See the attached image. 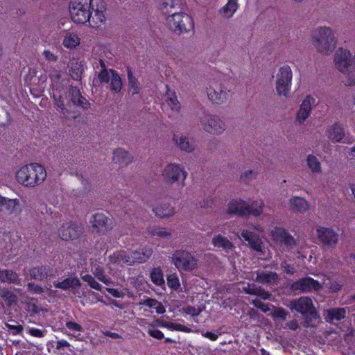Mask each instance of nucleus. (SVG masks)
<instances>
[{"mask_svg": "<svg viewBox=\"0 0 355 355\" xmlns=\"http://www.w3.org/2000/svg\"><path fill=\"white\" fill-rule=\"evenodd\" d=\"M150 277L152 282L157 286H161L164 284L162 271L159 268H154L152 270Z\"/></svg>", "mask_w": 355, "mask_h": 355, "instance_id": "obj_51", "label": "nucleus"}, {"mask_svg": "<svg viewBox=\"0 0 355 355\" xmlns=\"http://www.w3.org/2000/svg\"><path fill=\"white\" fill-rule=\"evenodd\" d=\"M28 332L31 336L36 338H42L46 334V331L36 328H29Z\"/></svg>", "mask_w": 355, "mask_h": 355, "instance_id": "obj_61", "label": "nucleus"}, {"mask_svg": "<svg viewBox=\"0 0 355 355\" xmlns=\"http://www.w3.org/2000/svg\"><path fill=\"white\" fill-rule=\"evenodd\" d=\"M289 307L304 315L310 317L311 319H317L318 318L312 300L308 297H301L297 300H292Z\"/></svg>", "mask_w": 355, "mask_h": 355, "instance_id": "obj_10", "label": "nucleus"}, {"mask_svg": "<svg viewBox=\"0 0 355 355\" xmlns=\"http://www.w3.org/2000/svg\"><path fill=\"white\" fill-rule=\"evenodd\" d=\"M98 80L101 83H110V89L114 94L119 93L122 89V80L119 75L113 69L101 67L98 73Z\"/></svg>", "mask_w": 355, "mask_h": 355, "instance_id": "obj_8", "label": "nucleus"}, {"mask_svg": "<svg viewBox=\"0 0 355 355\" xmlns=\"http://www.w3.org/2000/svg\"><path fill=\"white\" fill-rule=\"evenodd\" d=\"M68 67L69 68V71L73 79L76 80L80 79L83 67L80 62L77 60H71L69 62Z\"/></svg>", "mask_w": 355, "mask_h": 355, "instance_id": "obj_43", "label": "nucleus"}, {"mask_svg": "<svg viewBox=\"0 0 355 355\" xmlns=\"http://www.w3.org/2000/svg\"><path fill=\"white\" fill-rule=\"evenodd\" d=\"M18 279V275L12 270H0V280L3 283H15Z\"/></svg>", "mask_w": 355, "mask_h": 355, "instance_id": "obj_48", "label": "nucleus"}, {"mask_svg": "<svg viewBox=\"0 0 355 355\" xmlns=\"http://www.w3.org/2000/svg\"><path fill=\"white\" fill-rule=\"evenodd\" d=\"M53 97L55 101V105L58 110H59L61 113L64 114V107L63 101L61 99L60 92L58 89L53 90Z\"/></svg>", "mask_w": 355, "mask_h": 355, "instance_id": "obj_53", "label": "nucleus"}, {"mask_svg": "<svg viewBox=\"0 0 355 355\" xmlns=\"http://www.w3.org/2000/svg\"><path fill=\"white\" fill-rule=\"evenodd\" d=\"M335 67L340 72L345 71L347 69L355 66L352 54L349 50L340 48L338 49L334 56Z\"/></svg>", "mask_w": 355, "mask_h": 355, "instance_id": "obj_12", "label": "nucleus"}, {"mask_svg": "<svg viewBox=\"0 0 355 355\" xmlns=\"http://www.w3.org/2000/svg\"><path fill=\"white\" fill-rule=\"evenodd\" d=\"M80 37L76 33L67 32L62 40V45L69 50L76 49L80 44Z\"/></svg>", "mask_w": 355, "mask_h": 355, "instance_id": "obj_31", "label": "nucleus"}, {"mask_svg": "<svg viewBox=\"0 0 355 355\" xmlns=\"http://www.w3.org/2000/svg\"><path fill=\"white\" fill-rule=\"evenodd\" d=\"M315 103V98L311 95H307L302 100L300 108L297 112L296 121L299 124H303L309 117L312 107Z\"/></svg>", "mask_w": 355, "mask_h": 355, "instance_id": "obj_16", "label": "nucleus"}, {"mask_svg": "<svg viewBox=\"0 0 355 355\" xmlns=\"http://www.w3.org/2000/svg\"><path fill=\"white\" fill-rule=\"evenodd\" d=\"M152 327H160L166 328L171 331H178L185 333H190L191 331V329L184 326L181 324L173 323L169 322H164L161 320H156L152 324H150Z\"/></svg>", "mask_w": 355, "mask_h": 355, "instance_id": "obj_33", "label": "nucleus"}, {"mask_svg": "<svg viewBox=\"0 0 355 355\" xmlns=\"http://www.w3.org/2000/svg\"><path fill=\"white\" fill-rule=\"evenodd\" d=\"M92 57L96 62L94 63V67H105L107 63L112 59V54L109 49L102 44L97 43L92 47Z\"/></svg>", "mask_w": 355, "mask_h": 355, "instance_id": "obj_14", "label": "nucleus"}, {"mask_svg": "<svg viewBox=\"0 0 355 355\" xmlns=\"http://www.w3.org/2000/svg\"><path fill=\"white\" fill-rule=\"evenodd\" d=\"M112 160L116 164L126 166L132 163L133 157L129 152L122 148H116L113 151Z\"/></svg>", "mask_w": 355, "mask_h": 355, "instance_id": "obj_32", "label": "nucleus"}, {"mask_svg": "<svg viewBox=\"0 0 355 355\" xmlns=\"http://www.w3.org/2000/svg\"><path fill=\"white\" fill-rule=\"evenodd\" d=\"M263 207V200L254 201L251 205L248 204V215L252 214L254 216H259L262 214Z\"/></svg>", "mask_w": 355, "mask_h": 355, "instance_id": "obj_50", "label": "nucleus"}, {"mask_svg": "<svg viewBox=\"0 0 355 355\" xmlns=\"http://www.w3.org/2000/svg\"><path fill=\"white\" fill-rule=\"evenodd\" d=\"M256 281L261 283H275L278 279V275L272 272H259L256 277Z\"/></svg>", "mask_w": 355, "mask_h": 355, "instance_id": "obj_44", "label": "nucleus"}, {"mask_svg": "<svg viewBox=\"0 0 355 355\" xmlns=\"http://www.w3.org/2000/svg\"><path fill=\"white\" fill-rule=\"evenodd\" d=\"M254 295H257L263 300H267L270 297V294L268 292L257 287L256 288L255 293Z\"/></svg>", "mask_w": 355, "mask_h": 355, "instance_id": "obj_62", "label": "nucleus"}, {"mask_svg": "<svg viewBox=\"0 0 355 355\" xmlns=\"http://www.w3.org/2000/svg\"><path fill=\"white\" fill-rule=\"evenodd\" d=\"M322 285H324L331 292H336L339 291L342 287V284L337 280L331 281L330 278L325 275H320Z\"/></svg>", "mask_w": 355, "mask_h": 355, "instance_id": "obj_45", "label": "nucleus"}, {"mask_svg": "<svg viewBox=\"0 0 355 355\" xmlns=\"http://www.w3.org/2000/svg\"><path fill=\"white\" fill-rule=\"evenodd\" d=\"M291 288L293 291L302 292L319 291L322 288V283L321 280H315L310 277H306L293 283Z\"/></svg>", "mask_w": 355, "mask_h": 355, "instance_id": "obj_17", "label": "nucleus"}, {"mask_svg": "<svg viewBox=\"0 0 355 355\" xmlns=\"http://www.w3.org/2000/svg\"><path fill=\"white\" fill-rule=\"evenodd\" d=\"M166 21L170 28L178 34L189 32L193 28L192 17L182 10L166 17Z\"/></svg>", "mask_w": 355, "mask_h": 355, "instance_id": "obj_4", "label": "nucleus"}, {"mask_svg": "<svg viewBox=\"0 0 355 355\" xmlns=\"http://www.w3.org/2000/svg\"><path fill=\"white\" fill-rule=\"evenodd\" d=\"M204 130L213 135H220L225 130V123L216 115H207L200 120Z\"/></svg>", "mask_w": 355, "mask_h": 355, "instance_id": "obj_11", "label": "nucleus"}, {"mask_svg": "<svg viewBox=\"0 0 355 355\" xmlns=\"http://www.w3.org/2000/svg\"><path fill=\"white\" fill-rule=\"evenodd\" d=\"M346 310L344 308H334L326 311V317L329 322L338 321L345 318Z\"/></svg>", "mask_w": 355, "mask_h": 355, "instance_id": "obj_39", "label": "nucleus"}, {"mask_svg": "<svg viewBox=\"0 0 355 355\" xmlns=\"http://www.w3.org/2000/svg\"><path fill=\"white\" fill-rule=\"evenodd\" d=\"M268 315L272 316L273 318L285 320L287 313L283 308L272 306V311L268 313Z\"/></svg>", "mask_w": 355, "mask_h": 355, "instance_id": "obj_54", "label": "nucleus"}, {"mask_svg": "<svg viewBox=\"0 0 355 355\" xmlns=\"http://www.w3.org/2000/svg\"><path fill=\"white\" fill-rule=\"evenodd\" d=\"M316 234L320 242L325 247L334 248L338 242V234L331 228L319 227Z\"/></svg>", "mask_w": 355, "mask_h": 355, "instance_id": "obj_15", "label": "nucleus"}, {"mask_svg": "<svg viewBox=\"0 0 355 355\" xmlns=\"http://www.w3.org/2000/svg\"><path fill=\"white\" fill-rule=\"evenodd\" d=\"M341 73L344 76L343 83L345 86H355V65Z\"/></svg>", "mask_w": 355, "mask_h": 355, "instance_id": "obj_46", "label": "nucleus"}, {"mask_svg": "<svg viewBox=\"0 0 355 355\" xmlns=\"http://www.w3.org/2000/svg\"><path fill=\"white\" fill-rule=\"evenodd\" d=\"M182 6L181 0H162L159 5V10L166 17L182 10Z\"/></svg>", "mask_w": 355, "mask_h": 355, "instance_id": "obj_20", "label": "nucleus"}, {"mask_svg": "<svg viewBox=\"0 0 355 355\" xmlns=\"http://www.w3.org/2000/svg\"><path fill=\"white\" fill-rule=\"evenodd\" d=\"M288 205L290 209L299 213H304L309 209V204L306 199L299 196H293L289 199Z\"/></svg>", "mask_w": 355, "mask_h": 355, "instance_id": "obj_29", "label": "nucleus"}, {"mask_svg": "<svg viewBox=\"0 0 355 355\" xmlns=\"http://www.w3.org/2000/svg\"><path fill=\"white\" fill-rule=\"evenodd\" d=\"M257 176V172L256 171L247 170L241 174V179L245 182H249L252 180L256 179Z\"/></svg>", "mask_w": 355, "mask_h": 355, "instance_id": "obj_57", "label": "nucleus"}, {"mask_svg": "<svg viewBox=\"0 0 355 355\" xmlns=\"http://www.w3.org/2000/svg\"><path fill=\"white\" fill-rule=\"evenodd\" d=\"M241 236L248 242L250 246L254 250L257 252H261L262 250V241L261 239L256 236L255 234L248 230H243L241 232Z\"/></svg>", "mask_w": 355, "mask_h": 355, "instance_id": "obj_30", "label": "nucleus"}, {"mask_svg": "<svg viewBox=\"0 0 355 355\" xmlns=\"http://www.w3.org/2000/svg\"><path fill=\"white\" fill-rule=\"evenodd\" d=\"M56 288L67 290L70 288H76L80 285V280L77 277H69L62 282H56L54 283Z\"/></svg>", "mask_w": 355, "mask_h": 355, "instance_id": "obj_40", "label": "nucleus"}, {"mask_svg": "<svg viewBox=\"0 0 355 355\" xmlns=\"http://www.w3.org/2000/svg\"><path fill=\"white\" fill-rule=\"evenodd\" d=\"M128 79L130 91L132 94H137L139 93L141 89V84L139 83L138 80L133 76L132 73L130 71L128 72Z\"/></svg>", "mask_w": 355, "mask_h": 355, "instance_id": "obj_49", "label": "nucleus"}, {"mask_svg": "<svg viewBox=\"0 0 355 355\" xmlns=\"http://www.w3.org/2000/svg\"><path fill=\"white\" fill-rule=\"evenodd\" d=\"M140 305H145L150 309L155 310V312L158 314H162L165 313L166 309L162 302L157 301L155 299L148 298L144 301L139 302Z\"/></svg>", "mask_w": 355, "mask_h": 355, "instance_id": "obj_41", "label": "nucleus"}, {"mask_svg": "<svg viewBox=\"0 0 355 355\" xmlns=\"http://www.w3.org/2000/svg\"><path fill=\"white\" fill-rule=\"evenodd\" d=\"M211 243L214 247L222 248L226 252L232 250L234 248V245L226 237L220 234L213 237Z\"/></svg>", "mask_w": 355, "mask_h": 355, "instance_id": "obj_36", "label": "nucleus"}, {"mask_svg": "<svg viewBox=\"0 0 355 355\" xmlns=\"http://www.w3.org/2000/svg\"><path fill=\"white\" fill-rule=\"evenodd\" d=\"M293 72L288 65L281 67L276 75L275 89L280 96L288 97L292 85Z\"/></svg>", "mask_w": 355, "mask_h": 355, "instance_id": "obj_5", "label": "nucleus"}, {"mask_svg": "<svg viewBox=\"0 0 355 355\" xmlns=\"http://www.w3.org/2000/svg\"><path fill=\"white\" fill-rule=\"evenodd\" d=\"M164 101L166 105L172 111L178 112L181 108L180 103L174 92H168L166 95Z\"/></svg>", "mask_w": 355, "mask_h": 355, "instance_id": "obj_42", "label": "nucleus"}, {"mask_svg": "<svg viewBox=\"0 0 355 355\" xmlns=\"http://www.w3.org/2000/svg\"><path fill=\"white\" fill-rule=\"evenodd\" d=\"M345 135V130L339 123H335L329 125L326 130L327 137L333 142H340Z\"/></svg>", "mask_w": 355, "mask_h": 355, "instance_id": "obj_23", "label": "nucleus"}, {"mask_svg": "<svg viewBox=\"0 0 355 355\" xmlns=\"http://www.w3.org/2000/svg\"><path fill=\"white\" fill-rule=\"evenodd\" d=\"M66 327L71 332V336L78 340H81L80 332L83 331V328L80 324L75 322L68 321L66 322Z\"/></svg>", "mask_w": 355, "mask_h": 355, "instance_id": "obj_47", "label": "nucleus"}, {"mask_svg": "<svg viewBox=\"0 0 355 355\" xmlns=\"http://www.w3.org/2000/svg\"><path fill=\"white\" fill-rule=\"evenodd\" d=\"M60 237L64 241L73 240L78 237L80 230L78 226L71 223H66L62 225L58 230Z\"/></svg>", "mask_w": 355, "mask_h": 355, "instance_id": "obj_22", "label": "nucleus"}, {"mask_svg": "<svg viewBox=\"0 0 355 355\" xmlns=\"http://www.w3.org/2000/svg\"><path fill=\"white\" fill-rule=\"evenodd\" d=\"M172 262L180 272L192 271L198 267V259L193 254L186 250H177L171 257Z\"/></svg>", "mask_w": 355, "mask_h": 355, "instance_id": "obj_7", "label": "nucleus"}, {"mask_svg": "<svg viewBox=\"0 0 355 355\" xmlns=\"http://www.w3.org/2000/svg\"><path fill=\"white\" fill-rule=\"evenodd\" d=\"M239 8V0H227L225 5L218 10V15L225 19L232 18Z\"/></svg>", "mask_w": 355, "mask_h": 355, "instance_id": "obj_26", "label": "nucleus"}, {"mask_svg": "<svg viewBox=\"0 0 355 355\" xmlns=\"http://www.w3.org/2000/svg\"><path fill=\"white\" fill-rule=\"evenodd\" d=\"M69 15L77 24L98 28L106 20V3L103 0H71Z\"/></svg>", "mask_w": 355, "mask_h": 355, "instance_id": "obj_1", "label": "nucleus"}, {"mask_svg": "<svg viewBox=\"0 0 355 355\" xmlns=\"http://www.w3.org/2000/svg\"><path fill=\"white\" fill-rule=\"evenodd\" d=\"M69 96L71 102L83 109H87L89 107V103L85 98L81 96L79 90L76 87L69 89Z\"/></svg>", "mask_w": 355, "mask_h": 355, "instance_id": "obj_35", "label": "nucleus"}, {"mask_svg": "<svg viewBox=\"0 0 355 355\" xmlns=\"http://www.w3.org/2000/svg\"><path fill=\"white\" fill-rule=\"evenodd\" d=\"M162 176L164 180L169 185L177 184L183 187L185 184V180L187 173L180 164H168L163 170Z\"/></svg>", "mask_w": 355, "mask_h": 355, "instance_id": "obj_6", "label": "nucleus"}, {"mask_svg": "<svg viewBox=\"0 0 355 355\" xmlns=\"http://www.w3.org/2000/svg\"><path fill=\"white\" fill-rule=\"evenodd\" d=\"M153 211L157 217L165 218L174 216L175 214V209L168 202H160L153 207Z\"/></svg>", "mask_w": 355, "mask_h": 355, "instance_id": "obj_24", "label": "nucleus"}, {"mask_svg": "<svg viewBox=\"0 0 355 355\" xmlns=\"http://www.w3.org/2000/svg\"><path fill=\"white\" fill-rule=\"evenodd\" d=\"M92 274L101 282L106 285L112 284L110 278L106 277L104 275L103 267L96 263H93L91 266Z\"/></svg>", "mask_w": 355, "mask_h": 355, "instance_id": "obj_38", "label": "nucleus"}, {"mask_svg": "<svg viewBox=\"0 0 355 355\" xmlns=\"http://www.w3.org/2000/svg\"><path fill=\"white\" fill-rule=\"evenodd\" d=\"M183 310L186 314L191 315L192 316H197L202 311L201 309L199 307H193L190 306L185 307Z\"/></svg>", "mask_w": 355, "mask_h": 355, "instance_id": "obj_60", "label": "nucleus"}, {"mask_svg": "<svg viewBox=\"0 0 355 355\" xmlns=\"http://www.w3.org/2000/svg\"><path fill=\"white\" fill-rule=\"evenodd\" d=\"M153 254L150 247H144L139 250L130 252L131 266L135 263H142L147 261Z\"/></svg>", "mask_w": 355, "mask_h": 355, "instance_id": "obj_21", "label": "nucleus"}, {"mask_svg": "<svg viewBox=\"0 0 355 355\" xmlns=\"http://www.w3.org/2000/svg\"><path fill=\"white\" fill-rule=\"evenodd\" d=\"M155 327H152L150 324V327L148 329V334L158 340L162 339L164 338V334L159 329H155Z\"/></svg>", "mask_w": 355, "mask_h": 355, "instance_id": "obj_59", "label": "nucleus"}, {"mask_svg": "<svg viewBox=\"0 0 355 355\" xmlns=\"http://www.w3.org/2000/svg\"><path fill=\"white\" fill-rule=\"evenodd\" d=\"M144 283V279L142 277H138L137 278H132L131 284L138 289L141 288V286H143Z\"/></svg>", "mask_w": 355, "mask_h": 355, "instance_id": "obj_64", "label": "nucleus"}, {"mask_svg": "<svg viewBox=\"0 0 355 355\" xmlns=\"http://www.w3.org/2000/svg\"><path fill=\"white\" fill-rule=\"evenodd\" d=\"M208 98L214 103L222 104L225 103L229 96L230 90L218 82H211L206 88Z\"/></svg>", "mask_w": 355, "mask_h": 355, "instance_id": "obj_9", "label": "nucleus"}, {"mask_svg": "<svg viewBox=\"0 0 355 355\" xmlns=\"http://www.w3.org/2000/svg\"><path fill=\"white\" fill-rule=\"evenodd\" d=\"M53 274V269L48 266L34 267L30 270V275L31 277L37 280H43L48 277L52 276Z\"/></svg>", "mask_w": 355, "mask_h": 355, "instance_id": "obj_34", "label": "nucleus"}, {"mask_svg": "<svg viewBox=\"0 0 355 355\" xmlns=\"http://www.w3.org/2000/svg\"><path fill=\"white\" fill-rule=\"evenodd\" d=\"M89 224L96 233L102 235L107 234L112 228V219L101 213L92 215Z\"/></svg>", "mask_w": 355, "mask_h": 355, "instance_id": "obj_13", "label": "nucleus"}, {"mask_svg": "<svg viewBox=\"0 0 355 355\" xmlns=\"http://www.w3.org/2000/svg\"><path fill=\"white\" fill-rule=\"evenodd\" d=\"M153 234L162 239H167L171 236L172 232L171 230L165 227H159L153 230Z\"/></svg>", "mask_w": 355, "mask_h": 355, "instance_id": "obj_55", "label": "nucleus"}, {"mask_svg": "<svg viewBox=\"0 0 355 355\" xmlns=\"http://www.w3.org/2000/svg\"><path fill=\"white\" fill-rule=\"evenodd\" d=\"M20 206L18 199H11L0 196V212L7 211L12 214L17 211Z\"/></svg>", "mask_w": 355, "mask_h": 355, "instance_id": "obj_28", "label": "nucleus"}, {"mask_svg": "<svg viewBox=\"0 0 355 355\" xmlns=\"http://www.w3.org/2000/svg\"><path fill=\"white\" fill-rule=\"evenodd\" d=\"M306 165L312 173L320 174L322 173V164L319 159L314 155L310 154L306 158Z\"/></svg>", "mask_w": 355, "mask_h": 355, "instance_id": "obj_37", "label": "nucleus"}, {"mask_svg": "<svg viewBox=\"0 0 355 355\" xmlns=\"http://www.w3.org/2000/svg\"><path fill=\"white\" fill-rule=\"evenodd\" d=\"M311 40L318 53L330 55L336 50L338 39L335 31L330 26H319L311 31Z\"/></svg>", "mask_w": 355, "mask_h": 355, "instance_id": "obj_2", "label": "nucleus"}, {"mask_svg": "<svg viewBox=\"0 0 355 355\" xmlns=\"http://www.w3.org/2000/svg\"><path fill=\"white\" fill-rule=\"evenodd\" d=\"M248 203L242 199H232L227 205V213L231 215L246 216L248 212Z\"/></svg>", "mask_w": 355, "mask_h": 355, "instance_id": "obj_19", "label": "nucleus"}, {"mask_svg": "<svg viewBox=\"0 0 355 355\" xmlns=\"http://www.w3.org/2000/svg\"><path fill=\"white\" fill-rule=\"evenodd\" d=\"M50 78L51 80V82H52V89H58V85H59V80L60 78V76H61V73L60 71L56 70V69H53L51 71L50 75Z\"/></svg>", "mask_w": 355, "mask_h": 355, "instance_id": "obj_56", "label": "nucleus"}, {"mask_svg": "<svg viewBox=\"0 0 355 355\" xmlns=\"http://www.w3.org/2000/svg\"><path fill=\"white\" fill-rule=\"evenodd\" d=\"M167 284L172 289L177 290L180 286V281L177 275H171L167 277Z\"/></svg>", "mask_w": 355, "mask_h": 355, "instance_id": "obj_58", "label": "nucleus"}, {"mask_svg": "<svg viewBox=\"0 0 355 355\" xmlns=\"http://www.w3.org/2000/svg\"><path fill=\"white\" fill-rule=\"evenodd\" d=\"M173 141L180 150L187 153H191L196 148L195 141L186 136L174 135Z\"/></svg>", "mask_w": 355, "mask_h": 355, "instance_id": "obj_25", "label": "nucleus"}, {"mask_svg": "<svg viewBox=\"0 0 355 355\" xmlns=\"http://www.w3.org/2000/svg\"><path fill=\"white\" fill-rule=\"evenodd\" d=\"M46 171L44 166L31 163L20 167L15 174L17 182L24 187L34 188L42 184L46 178Z\"/></svg>", "mask_w": 355, "mask_h": 355, "instance_id": "obj_3", "label": "nucleus"}, {"mask_svg": "<svg viewBox=\"0 0 355 355\" xmlns=\"http://www.w3.org/2000/svg\"><path fill=\"white\" fill-rule=\"evenodd\" d=\"M131 261L130 251L117 250L109 256L107 264L116 268L124 265L131 266Z\"/></svg>", "mask_w": 355, "mask_h": 355, "instance_id": "obj_18", "label": "nucleus"}, {"mask_svg": "<svg viewBox=\"0 0 355 355\" xmlns=\"http://www.w3.org/2000/svg\"><path fill=\"white\" fill-rule=\"evenodd\" d=\"M271 236L275 241L284 243L286 246H292L295 243L294 239L281 227H275L271 231Z\"/></svg>", "mask_w": 355, "mask_h": 355, "instance_id": "obj_27", "label": "nucleus"}, {"mask_svg": "<svg viewBox=\"0 0 355 355\" xmlns=\"http://www.w3.org/2000/svg\"><path fill=\"white\" fill-rule=\"evenodd\" d=\"M81 278L84 282H87L91 288L97 291H101L102 286L97 282L91 275H81Z\"/></svg>", "mask_w": 355, "mask_h": 355, "instance_id": "obj_52", "label": "nucleus"}, {"mask_svg": "<svg viewBox=\"0 0 355 355\" xmlns=\"http://www.w3.org/2000/svg\"><path fill=\"white\" fill-rule=\"evenodd\" d=\"M106 291L113 297L116 298H122L124 296V293L121 291L115 288H107Z\"/></svg>", "mask_w": 355, "mask_h": 355, "instance_id": "obj_63", "label": "nucleus"}]
</instances>
